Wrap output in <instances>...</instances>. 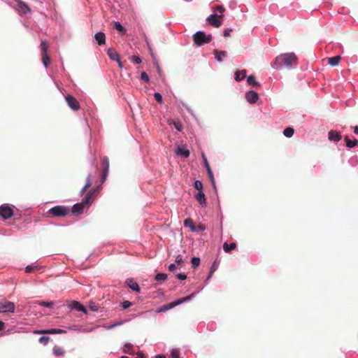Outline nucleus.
Listing matches in <instances>:
<instances>
[{"label":"nucleus","mask_w":358,"mask_h":358,"mask_svg":"<svg viewBox=\"0 0 358 358\" xmlns=\"http://www.w3.org/2000/svg\"><path fill=\"white\" fill-rule=\"evenodd\" d=\"M297 64V57L293 52L282 54L278 56L274 62V68L278 69L282 66H285L288 69H291L292 66H295Z\"/></svg>","instance_id":"f257e3e1"},{"label":"nucleus","mask_w":358,"mask_h":358,"mask_svg":"<svg viewBox=\"0 0 358 358\" xmlns=\"http://www.w3.org/2000/svg\"><path fill=\"white\" fill-rule=\"evenodd\" d=\"M71 213V209L69 207L65 206H56L53 208H50L46 213V215L48 217H65L69 215Z\"/></svg>","instance_id":"f03ea898"},{"label":"nucleus","mask_w":358,"mask_h":358,"mask_svg":"<svg viewBox=\"0 0 358 358\" xmlns=\"http://www.w3.org/2000/svg\"><path fill=\"white\" fill-rule=\"evenodd\" d=\"M212 41L210 34L206 35L203 31H199L193 35V41L197 46L209 43Z\"/></svg>","instance_id":"7ed1b4c3"},{"label":"nucleus","mask_w":358,"mask_h":358,"mask_svg":"<svg viewBox=\"0 0 358 358\" xmlns=\"http://www.w3.org/2000/svg\"><path fill=\"white\" fill-rule=\"evenodd\" d=\"M15 1H16L15 8L20 15H26L29 13H31V9L26 3L21 0Z\"/></svg>","instance_id":"20e7f679"},{"label":"nucleus","mask_w":358,"mask_h":358,"mask_svg":"<svg viewBox=\"0 0 358 358\" xmlns=\"http://www.w3.org/2000/svg\"><path fill=\"white\" fill-rule=\"evenodd\" d=\"M15 310V304L8 301H0V313H13Z\"/></svg>","instance_id":"39448f33"},{"label":"nucleus","mask_w":358,"mask_h":358,"mask_svg":"<svg viewBox=\"0 0 358 358\" xmlns=\"http://www.w3.org/2000/svg\"><path fill=\"white\" fill-rule=\"evenodd\" d=\"M13 215V210L8 204H3L0 206V216L3 219H8Z\"/></svg>","instance_id":"423d86ee"},{"label":"nucleus","mask_w":358,"mask_h":358,"mask_svg":"<svg viewBox=\"0 0 358 358\" xmlns=\"http://www.w3.org/2000/svg\"><path fill=\"white\" fill-rule=\"evenodd\" d=\"M222 17L223 15H217L216 14H212L207 18V21L213 27L218 28L222 25V21L218 18Z\"/></svg>","instance_id":"0eeeda50"},{"label":"nucleus","mask_w":358,"mask_h":358,"mask_svg":"<svg viewBox=\"0 0 358 358\" xmlns=\"http://www.w3.org/2000/svg\"><path fill=\"white\" fill-rule=\"evenodd\" d=\"M65 99L67 102L68 106L73 110H78L80 108L79 102L77 99L71 95H67L65 96Z\"/></svg>","instance_id":"6e6552de"},{"label":"nucleus","mask_w":358,"mask_h":358,"mask_svg":"<svg viewBox=\"0 0 358 358\" xmlns=\"http://www.w3.org/2000/svg\"><path fill=\"white\" fill-rule=\"evenodd\" d=\"M202 158L203 160L204 166L206 167L207 173H208V178H209L213 187L215 189V182L214 176H213V171L210 169V166L208 162V160H207L204 153H202Z\"/></svg>","instance_id":"1a4fd4ad"},{"label":"nucleus","mask_w":358,"mask_h":358,"mask_svg":"<svg viewBox=\"0 0 358 358\" xmlns=\"http://www.w3.org/2000/svg\"><path fill=\"white\" fill-rule=\"evenodd\" d=\"M101 166L103 167V172L101 176V182H104L109 171V160L108 158L104 157L101 159Z\"/></svg>","instance_id":"9d476101"},{"label":"nucleus","mask_w":358,"mask_h":358,"mask_svg":"<svg viewBox=\"0 0 358 358\" xmlns=\"http://www.w3.org/2000/svg\"><path fill=\"white\" fill-rule=\"evenodd\" d=\"M99 187L96 189H91L85 196V198L83 199V202L86 206H90L95 198V193L98 190Z\"/></svg>","instance_id":"9b49d317"},{"label":"nucleus","mask_w":358,"mask_h":358,"mask_svg":"<svg viewBox=\"0 0 358 358\" xmlns=\"http://www.w3.org/2000/svg\"><path fill=\"white\" fill-rule=\"evenodd\" d=\"M69 308L71 309H75L78 311H80L84 313H87V309L85 308V307L77 301H71V303L69 304Z\"/></svg>","instance_id":"f8f14e48"},{"label":"nucleus","mask_w":358,"mask_h":358,"mask_svg":"<svg viewBox=\"0 0 358 358\" xmlns=\"http://www.w3.org/2000/svg\"><path fill=\"white\" fill-rule=\"evenodd\" d=\"M245 98L250 103H255L257 101L259 96L256 92L250 91L246 94Z\"/></svg>","instance_id":"ddd939ff"},{"label":"nucleus","mask_w":358,"mask_h":358,"mask_svg":"<svg viewBox=\"0 0 358 358\" xmlns=\"http://www.w3.org/2000/svg\"><path fill=\"white\" fill-rule=\"evenodd\" d=\"M85 206H86V205L83 201L81 203H76L72 207L71 212L74 214H80L83 212Z\"/></svg>","instance_id":"4468645a"},{"label":"nucleus","mask_w":358,"mask_h":358,"mask_svg":"<svg viewBox=\"0 0 358 358\" xmlns=\"http://www.w3.org/2000/svg\"><path fill=\"white\" fill-rule=\"evenodd\" d=\"M341 138H342V136L338 132L334 131V130H331L329 132V141L338 142L339 141L341 140Z\"/></svg>","instance_id":"2eb2a0df"},{"label":"nucleus","mask_w":358,"mask_h":358,"mask_svg":"<svg viewBox=\"0 0 358 358\" xmlns=\"http://www.w3.org/2000/svg\"><path fill=\"white\" fill-rule=\"evenodd\" d=\"M126 283L129 287V288L131 289L133 291H135L136 292H140L141 289H140L139 285L132 278L127 279L126 281Z\"/></svg>","instance_id":"dca6fc26"},{"label":"nucleus","mask_w":358,"mask_h":358,"mask_svg":"<svg viewBox=\"0 0 358 358\" xmlns=\"http://www.w3.org/2000/svg\"><path fill=\"white\" fill-rule=\"evenodd\" d=\"M94 38L97 41V43L99 45H103L106 43V36H105V34L101 32V31L96 33L94 35Z\"/></svg>","instance_id":"f3484780"},{"label":"nucleus","mask_w":358,"mask_h":358,"mask_svg":"<svg viewBox=\"0 0 358 358\" xmlns=\"http://www.w3.org/2000/svg\"><path fill=\"white\" fill-rule=\"evenodd\" d=\"M195 198L197 200V201L202 206L206 205V199L205 197V194L203 191H199L198 193L195 195Z\"/></svg>","instance_id":"a211bd4d"},{"label":"nucleus","mask_w":358,"mask_h":358,"mask_svg":"<svg viewBox=\"0 0 358 358\" xmlns=\"http://www.w3.org/2000/svg\"><path fill=\"white\" fill-rule=\"evenodd\" d=\"M184 226L185 227H188L193 232L196 231L197 229L196 228L193 220L191 218H187L184 221Z\"/></svg>","instance_id":"6ab92c4d"},{"label":"nucleus","mask_w":358,"mask_h":358,"mask_svg":"<svg viewBox=\"0 0 358 358\" xmlns=\"http://www.w3.org/2000/svg\"><path fill=\"white\" fill-rule=\"evenodd\" d=\"M341 57L339 55L328 58V64L331 66H336L338 64Z\"/></svg>","instance_id":"aec40b11"},{"label":"nucleus","mask_w":358,"mask_h":358,"mask_svg":"<svg viewBox=\"0 0 358 358\" xmlns=\"http://www.w3.org/2000/svg\"><path fill=\"white\" fill-rule=\"evenodd\" d=\"M107 55L112 60L119 61L120 56L113 49L109 48L107 50Z\"/></svg>","instance_id":"412c9836"},{"label":"nucleus","mask_w":358,"mask_h":358,"mask_svg":"<svg viewBox=\"0 0 358 358\" xmlns=\"http://www.w3.org/2000/svg\"><path fill=\"white\" fill-rule=\"evenodd\" d=\"M176 154L187 158L189 156L190 152L183 147H178L176 150Z\"/></svg>","instance_id":"4be33fe9"},{"label":"nucleus","mask_w":358,"mask_h":358,"mask_svg":"<svg viewBox=\"0 0 358 358\" xmlns=\"http://www.w3.org/2000/svg\"><path fill=\"white\" fill-rule=\"evenodd\" d=\"M246 70L243 69L241 71H237L235 73V80L238 82L243 80L245 77L246 76Z\"/></svg>","instance_id":"5701e85b"},{"label":"nucleus","mask_w":358,"mask_h":358,"mask_svg":"<svg viewBox=\"0 0 358 358\" xmlns=\"http://www.w3.org/2000/svg\"><path fill=\"white\" fill-rule=\"evenodd\" d=\"M344 141L346 143V146L349 148H352L358 145V141L357 139L351 141L347 136H345Z\"/></svg>","instance_id":"b1692460"},{"label":"nucleus","mask_w":358,"mask_h":358,"mask_svg":"<svg viewBox=\"0 0 358 358\" xmlns=\"http://www.w3.org/2000/svg\"><path fill=\"white\" fill-rule=\"evenodd\" d=\"M62 332H63V330L59 329H50L44 330V331H37L36 333L55 334H61Z\"/></svg>","instance_id":"393cba45"},{"label":"nucleus","mask_w":358,"mask_h":358,"mask_svg":"<svg viewBox=\"0 0 358 358\" xmlns=\"http://www.w3.org/2000/svg\"><path fill=\"white\" fill-rule=\"evenodd\" d=\"M214 52L215 58L219 62L222 61V58L227 56V52L224 50H215Z\"/></svg>","instance_id":"a878e982"},{"label":"nucleus","mask_w":358,"mask_h":358,"mask_svg":"<svg viewBox=\"0 0 358 358\" xmlns=\"http://www.w3.org/2000/svg\"><path fill=\"white\" fill-rule=\"evenodd\" d=\"M236 248V244L235 243H231L228 244L227 243H224L223 245V250L225 252H229L232 250H234Z\"/></svg>","instance_id":"bb28decb"},{"label":"nucleus","mask_w":358,"mask_h":358,"mask_svg":"<svg viewBox=\"0 0 358 358\" xmlns=\"http://www.w3.org/2000/svg\"><path fill=\"white\" fill-rule=\"evenodd\" d=\"M41 54H48V50L49 48V43L46 41H41V45H40Z\"/></svg>","instance_id":"cd10ccee"},{"label":"nucleus","mask_w":358,"mask_h":358,"mask_svg":"<svg viewBox=\"0 0 358 358\" xmlns=\"http://www.w3.org/2000/svg\"><path fill=\"white\" fill-rule=\"evenodd\" d=\"M52 352H53V354L57 357L63 356L64 355V350L62 348L57 346V345H55L53 348Z\"/></svg>","instance_id":"c85d7f7f"},{"label":"nucleus","mask_w":358,"mask_h":358,"mask_svg":"<svg viewBox=\"0 0 358 358\" xmlns=\"http://www.w3.org/2000/svg\"><path fill=\"white\" fill-rule=\"evenodd\" d=\"M190 299V296H186V297H183L182 299H178L173 302H172L171 304H170V307L171 308H173V307H175L185 301H188L189 299Z\"/></svg>","instance_id":"c756f323"},{"label":"nucleus","mask_w":358,"mask_h":358,"mask_svg":"<svg viewBox=\"0 0 358 358\" xmlns=\"http://www.w3.org/2000/svg\"><path fill=\"white\" fill-rule=\"evenodd\" d=\"M220 262L217 260H215L213 265L211 266V268L210 269L209 275L208 278H210L212 277L213 273L217 269Z\"/></svg>","instance_id":"7c9ffc66"},{"label":"nucleus","mask_w":358,"mask_h":358,"mask_svg":"<svg viewBox=\"0 0 358 358\" xmlns=\"http://www.w3.org/2000/svg\"><path fill=\"white\" fill-rule=\"evenodd\" d=\"M41 59L43 65L47 67L50 64V57L48 54H41Z\"/></svg>","instance_id":"2f4dec72"},{"label":"nucleus","mask_w":358,"mask_h":358,"mask_svg":"<svg viewBox=\"0 0 358 358\" xmlns=\"http://www.w3.org/2000/svg\"><path fill=\"white\" fill-rule=\"evenodd\" d=\"M247 82H248V85H250L252 87H256V86L259 85V83L256 81L254 76H249L247 78Z\"/></svg>","instance_id":"473e14b6"},{"label":"nucleus","mask_w":358,"mask_h":358,"mask_svg":"<svg viewBox=\"0 0 358 358\" xmlns=\"http://www.w3.org/2000/svg\"><path fill=\"white\" fill-rule=\"evenodd\" d=\"M114 28L122 34H125L126 29L119 22H114Z\"/></svg>","instance_id":"72a5a7b5"},{"label":"nucleus","mask_w":358,"mask_h":358,"mask_svg":"<svg viewBox=\"0 0 358 358\" xmlns=\"http://www.w3.org/2000/svg\"><path fill=\"white\" fill-rule=\"evenodd\" d=\"M294 130L293 128L292 127H287L286 128L284 131H283V134L287 137V138H290L293 136L294 134Z\"/></svg>","instance_id":"f704fd0d"},{"label":"nucleus","mask_w":358,"mask_h":358,"mask_svg":"<svg viewBox=\"0 0 358 358\" xmlns=\"http://www.w3.org/2000/svg\"><path fill=\"white\" fill-rule=\"evenodd\" d=\"M92 185V182H91V175L90 174L87 178V182L85 184V185L83 187V188L81 190V192L83 193L85 192L87 188H89Z\"/></svg>","instance_id":"c9c22d12"},{"label":"nucleus","mask_w":358,"mask_h":358,"mask_svg":"<svg viewBox=\"0 0 358 358\" xmlns=\"http://www.w3.org/2000/svg\"><path fill=\"white\" fill-rule=\"evenodd\" d=\"M167 275L163 273H159L155 275V280L157 281H164L166 280Z\"/></svg>","instance_id":"e433bc0d"},{"label":"nucleus","mask_w":358,"mask_h":358,"mask_svg":"<svg viewBox=\"0 0 358 358\" xmlns=\"http://www.w3.org/2000/svg\"><path fill=\"white\" fill-rule=\"evenodd\" d=\"M191 263L193 268H196L199 266L200 264V259L199 257H193L192 258Z\"/></svg>","instance_id":"4c0bfd02"},{"label":"nucleus","mask_w":358,"mask_h":358,"mask_svg":"<svg viewBox=\"0 0 358 358\" xmlns=\"http://www.w3.org/2000/svg\"><path fill=\"white\" fill-rule=\"evenodd\" d=\"M37 269H38V266L29 265L25 268V272L27 273H30L34 272Z\"/></svg>","instance_id":"58836bf2"},{"label":"nucleus","mask_w":358,"mask_h":358,"mask_svg":"<svg viewBox=\"0 0 358 358\" xmlns=\"http://www.w3.org/2000/svg\"><path fill=\"white\" fill-rule=\"evenodd\" d=\"M194 188L199 191H203V184L200 180H196L194 185Z\"/></svg>","instance_id":"ea45409f"},{"label":"nucleus","mask_w":358,"mask_h":358,"mask_svg":"<svg viewBox=\"0 0 358 358\" xmlns=\"http://www.w3.org/2000/svg\"><path fill=\"white\" fill-rule=\"evenodd\" d=\"M132 348V345L130 343H127L124 345L123 351L125 353L128 354H132L133 352L131 351V349Z\"/></svg>","instance_id":"a19ab883"},{"label":"nucleus","mask_w":358,"mask_h":358,"mask_svg":"<svg viewBox=\"0 0 358 358\" xmlns=\"http://www.w3.org/2000/svg\"><path fill=\"white\" fill-rule=\"evenodd\" d=\"M141 79L145 83H149V81H150L149 76L145 72L141 73Z\"/></svg>","instance_id":"79ce46f5"},{"label":"nucleus","mask_w":358,"mask_h":358,"mask_svg":"<svg viewBox=\"0 0 358 358\" xmlns=\"http://www.w3.org/2000/svg\"><path fill=\"white\" fill-rule=\"evenodd\" d=\"M39 304L44 307L51 308L54 303L52 301H41Z\"/></svg>","instance_id":"37998d69"},{"label":"nucleus","mask_w":358,"mask_h":358,"mask_svg":"<svg viewBox=\"0 0 358 358\" xmlns=\"http://www.w3.org/2000/svg\"><path fill=\"white\" fill-rule=\"evenodd\" d=\"M49 341L50 337L48 336H41L38 340V341L43 345H46Z\"/></svg>","instance_id":"c03bdc74"},{"label":"nucleus","mask_w":358,"mask_h":358,"mask_svg":"<svg viewBox=\"0 0 358 358\" xmlns=\"http://www.w3.org/2000/svg\"><path fill=\"white\" fill-rule=\"evenodd\" d=\"M123 324H124V321L120 320V321H118V322H115V323H114V324H113L111 325H109L107 327V329H113V328H114L115 327L120 326V325H122Z\"/></svg>","instance_id":"a18cd8bd"},{"label":"nucleus","mask_w":358,"mask_h":358,"mask_svg":"<svg viewBox=\"0 0 358 358\" xmlns=\"http://www.w3.org/2000/svg\"><path fill=\"white\" fill-rule=\"evenodd\" d=\"M154 97L155 99V100L158 102V103H162V96L161 95L160 93L159 92H155L154 94Z\"/></svg>","instance_id":"49530a36"},{"label":"nucleus","mask_w":358,"mask_h":358,"mask_svg":"<svg viewBox=\"0 0 358 358\" xmlns=\"http://www.w3.org/2000/svg\"><path fill=\"white\" fill-rule=\"evenodd\" d=\"M214 10L215 11H217V12H219L221 13V15H222V13H224V11L225 10L224 8L222 6H216L215 8H214Z\"/></svg>","instance_id":"de8ad7c7"},{"label":"nucleus","mask_w":358,"mask_h":358,"mask_svg":"<svg viewBox=\"0 0 358 358\" xmlns=\"http://www.w3.org/2000/svg\"><path fill=\"white\" fill-rule=\"evenodd\" d=\"M132 305L131 302L129 301H124L122 303V307L123 308V309H126V308H128L129 307H130Z\"/></svg>","instance_id":"09e8293b"},{"label":"nucleus","mask_w":358,"mask_h":358,"mask_svg":"<svg viewBox=\"0 0 358 358\" xmlns=\"http://www.w3.org/2000/svg\"><path fill=\"white\" fill-rule=\"evenodd\" d=\"M131 62L134 64H140L141 62V59L138 56H133L131 58Z\"/></svg>","instance_id":"8fccbe9b"},{"label":"nucleus","mask_w":358,"mask_h":358,"mask_svg":"<svg viewBox=\"0 0 358 358\" xmlns=\"http://www.w3.org/2000/svg\"><path fill=\"white\" fill-rule=\"evenodd\" d=\"M171 358H178L179 357V352L176 350H173L171 353Z\"/></svg>","instance_id":"3c124183"},{"label":"nucleus","mask_w":358,"mask_h":358,"mask_svg":"<svg viewBox=\"0 0 358 358\" xmlns=\"http://www.w3.org/2000/svg\"><path fill=\"white\" fill-rule=\"evenodd\" d=\"M182 257L180 255H178L176 257V262L178 264V265H180L182 263Z\"/></svg>","instance_id":"603ef678"},{"label":"nucleus","mask_w":358,"mask_h":358,"mask_svg":"<svg viewBox=\"0 0 358 358\" xmlns=\"http://www.w3.org/2000/svg\"><path fill=\"white\" fill-rule=\"evenodd\" d=\"M232 31L231 29H227L224 31V36L228 37L230 36L231 32Z\"/></svg>","instance_id":"864d4df0"},{"label":"nucleus","mask_w":358,"mask_h":358,"mask_svg":"<svg viewBox=\"0 0 358 358\" xmlns=\"http://www.w3.org/2000/svg\"><path fill=\"white\" fill-rule=\"evenodd\" d=\"M177 278L180 280H185L187 278V275L184 273H178L177 274Z\"/></svg>","instance_id":"5fc2aeb1"},{"label":"nucleus","mask_w":358,"mask_h":358,"mask_svg":"<svg viewBox=\"0 0 358 358\" xmlns=\"http://www.w3.org/2000/svg\"><path fill=\"white\" fill-rule=\"evenodd\" d=\"M174 126L177 130L181 131L182 126L180 122H174Z\"/></svg>","instance_id":"6e6d98bb"},{"label":"nucleus","mask_w":358,"mask_h":358,"mask_svg":"<svg viewBox=\"0 0 358 358\" xmlns=\"http://www.w3.org/2000/svg\"><path fill=\"white\" fill-rule=\"evenodd\" d=\"M90 308L91 310L96 311L98 310L97 306H96L94 303H92L90 306Z\"/></svg>","instance_id":"4d7b16f0"},{"label":"nucleus","mask_w":358,"mask_h":358,"mask_svg":"<svg viewBox=\"0 0 358 358\" xmlns=\"http://www.w3.org/2000/svg\"><path fill=\"white\" fill-rule=\"evenodd\" d=\"M198 229L200 231H204L206 229V227L205 224H200L198 225Z\"/></svg>","instance_id":"13d9d810"},{"label":"nucleus","mask_w":358,"mask_h":358,"mask_svg":"<svg viewBox=\"0 0 358 358\" xmlns=\"http://www.w3.org/2000/svg\"><path fill=\"white\" fill-rule=\"evenodd\" d=\"M176 265L174 264H171L169 266V270L170 271H174L176 270Z\"/></svg>","instance_id":"bf43d9fd"},{"label":"nucleus","mask_w":358,"mask_h":358,"mask_svg":"<svg viewBox=\"0 0 358 358\" xmlns=\"http://www.w3.org/2000/svg\"><path fill=\"white\" fill-rule=\"evenodd\" d=\"M136 358H144L143 354L141 352L137 353V357Z\"/></svg>","instance_id":"052dcab7"},{"label":"nucleus","mask_w":358,"mask_h":358,"mask_svg":"<svg viewBox=\"0 0 358 358\" xmlns=\"http://www.w3.org/2000/svg\"><path fill=\"white\" fill-rule=\"evenodd\" d=\"M354 132L355 134H358V126L354 127Z\"/></svg>","instance_id":"680f3d73"},{"label":"nucleus","mask_w":358,"mask_h":358,"mask_svg":"<svg viewBox=\"0 0 358 358\" xmlns=\"http://www.w3.org/2000/svg\"><path fill=\"white\" fill-rule=\"evenodd\" d=\"M4 325V323L1 321H0V331L3 329Z\"/></svg>","instance_id":"e2e57ef3"},{"label":"nucleus","mask_w":358,"mask_h":358,"mask_svg":"<svg viewBox=\"0 0 358 358\" xmlns=\"http://www.w3.org/2000/svg\"><path fill=\"white\" fill-rule=\"evenodd\" d=\"M155 358H166V357L164 355H158L155 357Z\"/></svg>","instance_id":"0e129e2a"},{"label":"nucleus","mask_w":358,"mask_h":358,"mask_svg":"<svg viewBox=\"0 0 358 358\" xmlns=\"http://www.w3.org/2000/svg\"><path fill=\"white\" fill-rule=\"evenodd\" d=\"M117 62H118V65H119V66H120V68H122V62H120V60L119 59V61H117Z\"/></svg>","instance_id":"69168bd1"},{"label":"nucleus","mask_w":358,"mask_h":358,"mask_svg":"<svg viewBox=\"0 0 358 358\" xmlns=\"http://www.w3.org/2000/svg\"><path fill=\"white\" fill-rule=\"evenodd\" d=\"M121 358H129V357H126V356H122Z\"/></svg>","instance_id":"338daca9"}]
</instances>
